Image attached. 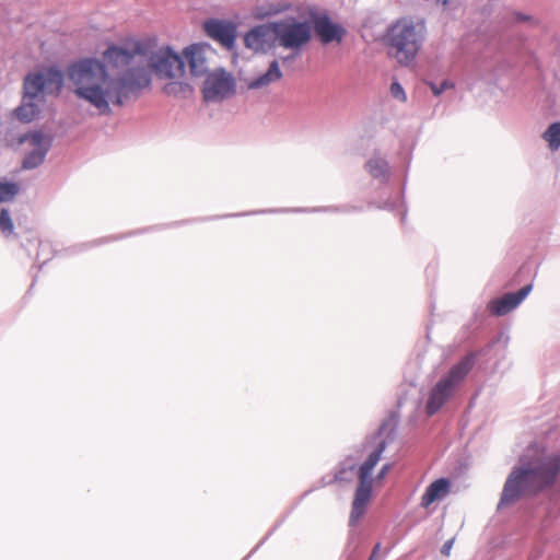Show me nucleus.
<instances>
[{
  "label": "nucleus",
  "instance_id": "1",
  "mask_svg": "<svg viewBox=\"0 0 560 560\" xmlns=\"http://www.w3.org/2000/svg\"><path fill=\"white\" fill-rule=\"evenodd\" d=\"M104 60L121 73L110 74L96 58H84L69 66L67 74L74 95L94 107L100 115H110L112 105L121 106L132 93L147 88L151 70L159 79L178 80L185 74V60L171 47H161L145 58L139 42L127 47L110 46L103 54Z\"/></svg>",
  "mask_w": 560,
  "mask_h": 560
},
{
  "label": "nucleus",
  "instance_id": "2",
  "mask_svg": "<svg viewBox=\"0 0 560 560\" xmlns=\"http://www.w3.org/2000/svg\"><path fill=\"white\" fill-rule=\"evenodd\" d=\"M559 470L560 452H547L538 444H530L508 476L498 508L510 506L550 487Z\"/></svg>",
  "mask_w": 560,
  "mask_h": 560
},
{
  "label": "nucleus",
  "instance_id": "3",
  "mask_svg": "<svg viewBox=\"0 0 560 560\" xmlns=\"http://www.w3.org/2000/svg\"><path fill=\"white\" fill-rule=\"evenodd\" d=\"M375 447L369 452L368 458L360 465L357 471V459L348 457L341 463L338 471L336 472V479L339 481H350L355 475H358L359 478V485L354 493L349 520L351 526L354 525L365 513L366 506L372 497V472L386 448V442L380 436V434L375 436Z\"/></svg>",
  "mask_w": 560,
  "mask_h": 560
},
{
  "label": "nucleus",
  "instance_id": "4",
  "mask_svg": "<svg viewBox=\"0 0 560 560\" xmlns=\"http://www.w3.org/2000/svg\"><path fill=\"white\" fill-rule=\"evenodd\" d=\"M425 40V26L411 19L393 22L383 35L387 55L402 67L412 65Z\"/></svg>",
  "mask_w": 560,
  "mask_h": 560
},
{
  "label": "nucleus",
  "instance_id": "5",
  "mask_svg": "<svg viewBox=\"0 0 560 560\" xmlns=\"http://www.w3.org/2000/svg\"><path fill=\"white\" fill-rule=\"evenodd\" d=\"M476 357L469 353L453 364L431 388L425 404L429 416L438 412L465 383L468 374L475 365Z\"/></svg>",
  "mask_w": 560,
  "mask_h": 560
},
{
  "label": "nucleus",
  "instance_id": "6",
  "mask_svg": "<svg viewBox=\"0 0 560 560\" xmlns=\"http://www.w3.org/2000/svg\"><path fill=\"white\" fill-rule=\"evenodd\" d=\"M275 43L290 51V56L283 58L289 61L300 56L312 39L313 27L308 21H299L294 16L272 22Z\"/></svg>",
  "mask_w": 560,
  "mask_h": 560
},
{
  "label": "nucleus",
  "instance_id": "7",
  "mask_svg": "<svg viewBox=\"0 0 560 560\" xmlns=\"http://www.w3.org/2000/svg\"><path fill=\"white\" fill-rule=\"evenodd\" d=\"M63 84L61 71L49 68L36 73H31L24 79L25 100L36 101L43 94H58Z\"/></svg>",
  "mask_w": 560,
  "mask_h": 560
},
{
  "label": "nucleus",
  "instance_id": "8",
  "mask_svg": "<svg viewBox=\"0 0 560 560\" xmlns=\"http://www.w3.org/2000/svg\"><path fill=\"white\" fill-rule=\"evenodd\" d=\"M235 90L234 77L224 69H217L207 75L202 86V95L208 103H220L233 96Z\"/></svg>",
  "mask_w": 560,
  "mask_h": 560
},
{
  "label": "nucleus",
  "instance_id": "9",
  "mask_svg": "<svg viewBox=\"0 0 560 560\" xmlns=\"http://www.w3.org/2000/svg\"><path fill=\"white\" fill-rule=\"evenodd\" d=\"M19 143L30 149L23 159L22 166L25 170H33L39 166L51 145L50 138L40 131L25 133L19 138Z\"/></svg>",
  "mask_w": 560,
  "mask_h": 560
},
{
  "label": "nucleus",
  "instance_id": "10",
  "mask_svg": "<svg viewBox=\"0 0 560 560\" xmlns=\"http://www.w3.org/2000/svg\"><path fill=\"white\" fill-rule=\"evenodd\" d=\"M183 54L189 66L191 75L201 77L206 74L209 68V59L213 55V50L209 44H191L184 49Z\"/></svg>",
  "mask_w": 560,
  "mask_h": 560
},
{
  "label": "nucleus",
  "instance_id": "11",
  "mask_svg": "<svg viewBox=\"0 0 560 560\" xmlns=\"http://www.w3.org/2000/svg\"><path fill=\"white\" fill-rule=\"evenodd\" d=\"M203 28L209 37L230 48L236 38V28L231 22L212 19L206 21Z\"/></svg>",
  "mask_w": 560,
  "mask_h": 560
},
{
  "label": "nucleus",
  "instance_id": "12",
  "mask_svg": "<svg viewBox=\"0 0 560 560\" xmlns=\"http://www.w3.org/2000/svg\"><path fill=\"white\" fill-rule=\"evenodd\" d=\"M532 284L523 287L517 292L506 293L489 303V310L497 316H502L516 308L532 291Z\"/></svg>",
  "mask_w": 560,
  "mask_h": 560
},
{
  "label": "nucleus",
  "instance_id": "13",
  "mask_svg": "<svg viewBox=\"0 0 560 560\" xmlns=\"http://www.w3.org/2000/svg\"><path fill=\"white\" fill-rule=\"evenodd\" d=\"M272 39V23L258 25L250 30L244 37L246 47L254 51L262 52L271 48Z\"/></svg>",
  "mask_w": 560,
  "mask_h": 560
},
{
  "label": "nucleus",
  "instance_id": "14",
  "mask_svg": "<svg viewBox=\"0 0 560 560\" xmlns=\"http://www.w3.org/2000/svg\"><path fill=\"white\" fill-rule=\"evenodd\" d=\"M314 30L324 44L331 42L340 43L345 35V30L334 24L327 15L318 16L314 20Z\"/></svg>",
  "mask_w": 560,
  "mask_h": 560
},
{
  "label": "nucleus",
  "instance_id": "15",
  "mask_svg": "<svg viewBox=\"0 0 560 560\" xmlns=\"http://www.w3.org/2000/svg\"><path fill=\"white\" fill-rule=\"evenodd\" d=\"M450 492V481L438 479L428 486L421 498V506L429 508L433 502L444 499Z\"/></svg>",
  "mask_w": 560,
  "mask_h": 560
},
{
  "label": "nucleus",
  "instance_id": "16",
  "mask_svg": "<svg viewBox=\"0 0 560 560\" xmlns=\"http://www.w3.org/2000/svg\"><path fill=\"white\" fill-rule=\"evenodd\" d=\"M281 78L282 71L280 69L279 62L277 60H273L270 62L269 68L265 73L247 82V88L249 90L262 89L275 82L280 81Z\"/></svg>",
  "mask_w": 560,
  "mask_h": 560
},
{
  "label": "nucleus",
  "instance_id": "17",
  "mask_svg": "<svg viewBox=\"0 0 560 560\" xmlns=\"http://www.w3.org/2000/svg\"><path fill=\"white\" fill-rule=\"evenodd\" d=\"M288 9L283 2L264 1L257 3L253 9V15L256 19H266L279 14Z\"/></svg>",
  "mask_w": 560,
  "mask_h": 560
},
{
  "label": "nucleus",
  "instance_id": "18",
  "mask_svg": "<svg viewBox=\"0 0 560 560\" xmlns=\"http://www.w3.org/2000/svg\"><path fill=\"white\" fill-rule=\"evenodd\" d=\"M39 114V107L35 101L25 100L23 96L22 104L15 109V116L23 122H30Z\"/></svg>",
  "mask_w": 560,
  "mask_h": 560
},
{
  "label": "nucleus",
  "instance_id": "19",
  "mask_svg": "<svg viewBox=\"0 0 560 560\" xmlns=\"http://www.w3.org/2000/svg\"><path fill=\"white\" fill-rule=\"evenodd\" d=\"M366 170L376 179L385 180L388 177V164L378 156L372 158L366 162Z\"/></svg>",
  "mask_w": 560,
  "mask_h": 560
},
{
  "label": "nucleus",
  "instance_id": "20",
  "mask_svg": "<svg viewBox=\"0 0 560 560\" xmlns=\"http://www.w3.org/2000/svg\"><path fill=\"white\" fill-rule=\"evenodd\" d=\"M542 137L548 142L550 150H558L560 147V122L551 124Z\"/></svg>",
  "mask_w": 560,
  "mask_h": 560
},
{
  "label": "nucleus",
  "instance_id": "21",
  "mask_svg": "<svg viewBox=\"0 0 560 560\" xmlns=\"http://www.w3.org/2000/svg\"><path fill=\"white\" fill-rule=\"evenodd\" d=\"M19 192V186L14 183L0 182V203L12 200Z\"/></svg>",
  "mask_w": 560,
  "mask_h": 560
},
{
  "label": "nucleus",
  "instance_id": "22",
  "mask_svg": "<svg viewBox=\"0 0 560 560\" xmlns=\"http://www.w3.org/2000/svg\"><path fill=\"white\" fill-rule=\"evenodd\" d=\"M14 230L13 221L10 217L9 211L2 208L0 211V231L5 235H11Z\"/></svg>",
  "mask_w": 560,
  "mask_h": 560
},
{
  "label": "nucleus",
  "instance_id": "23",
  "mask_svg": "<svg viewBox=\"0 0 560 560\" xmlns=\"http://www.w3.org/2000/svg\"><path fill=\"white\" fill-rule=\"evenodd\" d=\"M188 90L189 85L182 82H171L164 86V92L168 95H177L179 92L184 93Z\"/></svg>",
  "mask_w": 560,
  "mask_h": 560
},
{
  "label": "nucleus",
  "instance_id": "24",
  "mask_svg": "<svg viewBox=\"0 0 560 560\" xmlns=\"http://www.w3.org/2000/svg\"><path fill=\"white\" fill-rule=\"evenodd\" d=\"M428 85L435 96H440L445 90L454 88V83L448 80H444L440 85L433 82H428Z\"/></svg>",
  "mask_w": 560,
  "mask_h": 560
},
{
  "label": "nucleus",
  "instance_id": "25",
  "mask_svg": "<svg viewBox=\"0 0 560 560\" xmlns=\"http://www.w3.org/2000/svg\"><path fill=\"white\" fill-rule=\"evenodd\" d=\"M390 93L395 98L402 101V102L406 101V93L400 83L393 82L390 84Z\"/></svg>",
  "mask_w": 560,
  "mask_h": 560
},
{
  "label": "nucleus",
  "instance_id": "26",
  "mask_svg": "<svg viewBox=\"0 0 560 560\" xmlns=\"http://www.w3.org/2000/svg\"><path fill=\"white\" fill-rule=\"evenodd\" d=\"M390 469H392V465L390 464L383 465L381 470L378 471L376 478H375L376 481L381 482L386 477V475L389 472Z\"/></svg>",
  "mask_w": 560,
  "mask_h": 560
},
{
  "label": "nucleus",
  "instance_id": "27",
  "mask_svg": "<svg viewBox=\"0 0 560 560\" xmlns=\"http://www.w3.org/2000/svg\"><path fill=\"white\" fill-rule=\"evenodd\" d=\"M453 544H454V538L446 540L441 549L442 555L448 557L451 553V550L453 548Z\"/></svg>",
  "mask_w": 560,
  "mask_h": 560
},
{
  "label": "nucleus",
  "instance_id": "28",
  "mask_svg": "<svg viewBox=\"0 0 560 560\" xmlns=\"http://www.w3.org/2000/svg\"><path fill=\"white\" fill-rule=\"evenodd\" d=\"M514 20L517 22H530L533 19L530 15L517 12L514 14Z\"/></svg>",
  "mask_w": 560,
  "mask_h": 560
},
{
  "label": "nucleus",
  "instance_id": "29",
  "mask_svg": "<svg viewBox=\"0 0 560 560\" xmlns=\"http://www.w3.org/2000/svg\"><path fill=\"white\" fill-rule=\"evenodd\" d=\"M380 548H381V545H380V544H376V546H375V547H374V549H373V552H372V556H371V557H373V559H374V560H375V559H376V557H377V553H378V551H380Z\"/></svg>",
  "mask_w": 560,
  "mask_h": 560
},
{
  "label": "nucleus",
  "instance_id": "30",
  "mask_svg": "<svg viewBox=\"0 0 560 560\" xmlns=\"http://www.w3.org/2000/svg\"><path fill=\"white\" fill-rule=\"evenodd\" d=\"M451 0H439V2L442 3L443 7H446L450 3Z\"/></svg>",
  "mask_w": 560,
  "mask_h": 560
},
{
  "label": "nucleus",
  "instance_id": "31",
  "mask_svg": "<svg viewBox=\"0 0 560 560\" xmlns=\"http://www.w3.org/2000/svg\"><path fill=\"white\" fill-rule=\"evenodd\" d=\"M369 560H374V559H373V557H370V559H369Z\"/></svg>",
  "mask_w": 560,
  "mask_h": 560
}]
</instances>
